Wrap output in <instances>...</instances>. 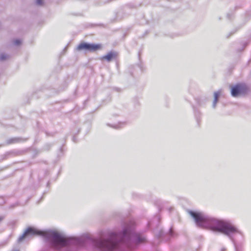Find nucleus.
Segmentation results:
<instances>
[{
    "label": "nucleus",
    "instance_id": "nucleus-1",
    "mask_svg": "<svg viewBox=\"0 0 251 251\" xmlns=\"http://www.w3.org/2000/svg\"><path fill=\"white\" fill-rule=\"evenodd\" d=\"M43 236L49 246L55 250L65 248V251H77L78 248L90 244L99 251H128L135 249L146 241V238L134 230L132 223L125 226L119 232H112L105 238H93L85 235L80 237H66L54 230L41 231L33 227H28L18 239L19 243L29 236Z\"/></svg>",
    "mask_w": 251,
    "mask_h": 251
},
{
    "label": "nucleus",
    "instance_id": "nucleus-2",
    "mask_svg": "<svg viewBox=\"0 0 251 251\" xmlns=\"http://www.w3.org/2000/svg\"><path fill=\"white\" fill-rule=\"evenodd\" d=\"M188 213L198 226L226 235L233 243L235 251H243V234L230 221L219 220L201 212L189 210Z\"/></svg>",
    "mask_w": 251,
    "mask_h": 251
},
{
    "label": "nucleus",
    "instance_id": "nucleus-3",
    "mask_svg": "<svg viewBox=\"0 0 251 251\" xmlns=\"http://www.w3.org/2000/svg\"><path fill=\"white\" fill-rule=\"evenodd\" d=\"M102 48L101 44L89 43L82 42L80 43L77 47V50H84L90 52H94L101 50Z\"/></svg>",
    "mask_w": 251,
    "mask_h": 251
},
{
    "label": "nucleus",
    "instance_id": "nucleus-4",
    "mask_svg": "<svg viewBox=\"0 0 251 251\" xmlns=\"http://www.w3.org/2000/svg\"><path fill=\"white\" fill-rule=\"evenodd\" d=\"M248 90L247 86L243 84H237L231 88V95L232 97H236L245 94Z\"/></svg>",
    "mask_w": 251,
    "mask_h": 251
},
{
    "label": "nucleus",
    "instance_id": "nucleus-5",
    "mask_svg": "<svg viewBox=\"0 0 251 251\" xmlns=\"http://www.w3.org/2000/svg\"><path fill=\"white\" fill-rule=\"evenodd\" d=\"M117 53L115 51H111L108 52L106 55L102 57V60H106L107 62H109L112 60L115 59L117 57Z\"/></svg>",
    "mask_w": 251,
    "mask_h": 251
},
{
    "label": "nucleus",
    "instance_id": "nucleus-6",
    "mask_svg": "<svg viewBox=\"0 0 251 251\" xmlns=\"http://www.w3.org/2000/svg\"><path fill=\"white\" fill-rule=\"evenodd\" d=\"M194 113L197 125L200 126L201 121L202 114L198 109L195 108H194Z\"/></svg>",
    "mask_w": 251,
    "mask_h": 251
},
{
    "label": "nucleus",
    "instance_id": "nucleus-7",
    "mask_svg": "<svg viewBox=\"0 0 251 251\" xmlns=\"http://www.w3.org/2000/svg\"><path fill=\"white\" fill-rule=\"evenodd\" d=\"M27 140L25 138H22L21 137H14L8 139L6 141V144H12L16 143H19L22 142H25Z\"/></svg>",
    "mask_w": 251,
    "mask_h": 251
},
{
    "label": "nucleus",
    "instance_id": "nucleus-8",
    "mask_svg": "<svg viewBox=\"0 0 251 251\" xmlns=\"http://www.w3.org/2000/svg\"><path fill=\"white\" fill-rule=\"evenodd\" d=\"M126 122H119L118 124H111L107 123L106 125L107 126L114 128L116 129H120L126 125Z\"/></svg>",
    "mask_w": 251,
    "mask_h": 251
},
{
    "label": "nucleus",
    "instance_id": "nucleus-9",
    "mask_svg": "<svg viewBox=\"0 0 251 251\" xmlns=\"http://www.w3.org/2000/svg\"><path fill=\"white\" fill-rule=\"evenodd\" d=\"M176 233L173 231L172 228H170L169 232L167 233L166 235V240L167 241H169L172 238H173L175 236Z\"/></svg>",
    "mask_w": 251,
    "mask_h": 251
},
{
    "label": "nucleus",
    "instance_id": "nucleus-10",
    "mask_svg": "<svg viewBox=\"0 0 251 251\" xmlns=\"http://www.w3.org/2000/svg\"><path fill=\"white\" fill-rule=\"evenodd\" d=\"M220 96V91L215 92L214 93V99L213 104H212V107L214 108H215L216 107V106L217 103L218 101V100H219Z\"/></svg>",
    "mask_w": 251,
    "mask_h": 251
},
{
    "label": "nucleus",
    "instance_id": "nucleus-11",
    "mask_svg": "<svg viewBox=\"0 0 251 251\" xmlns=\"http://www.w3.org/2000/svg\"><path fill=\"white\" fill-rule=\"evenodd\" d=\"M23 151H13L9 153V154L13 156H17L22 154Z\"/></svg>",
    "mask_w": 251,
    "mask_h": 251
},
{
    "label": "nucleus",
    "instance_id": "nucleus-12",
    "mask_svg": "<svg viewBox=\"0 0 251 251\" xmlns=\"http://www.w3.org/2000/svg\"><path fill=\"white\" fill-rule=\"evenodd\" d=\"M9 57V56L6 54L2 53L0 55V60L1 61H4Z\"/></svg>",
    "mask_w": 251,
    "mask_h": 251
},
{
    "label": "nucleus",
    "instance_id": "nucleus-13",
    "mask_svg": "<svg viewBox=\"0 0 251 251\" xmlns=\"http://www.w3.org/2000/svg\"><path fill=\"white\" fill-rule=\"evenodd\" d=\"M13 43L15 45L18 46L21 44L22 41L20 39H16L14 40Z\"/></svg>",
    "mask_w": 251,
    "mask_h": 251
},
{
    "label": "nucleus",
    "instance_id": "nucleus-14",
    "mask_svg": "<svg viewBox=\"0 0 251 251\" xmlns=\"http://www.w3.org/2000/svg\"><path fill=\"white\" fill-rule=\"evenodd\" d=\"M36 4L38 5H42L43 4V0H36Z\"/></svg>",
    "mask_w": 251,
    "mask_h": 251
},
{
    "label": "nucleus",
    "instance_id": "nucleus-15",
    "mask_svg": "<svg viewBox=\"0 0 251 251\" xmlns=\"http://www.w3.org/2000/svg\"><path fill=\"white\" fill-rule=\"evenodd\" d=\"M164 236V232L162 230L160 231L159 233L157 235L158 238H162Z\"/></svg>",
    "mask_w": 251,
    "mask_h": 251
},
{
    "label": "nucleus",
    "instance_id": "nucleus-16",
    "mask_svg": "<svg viewBox=\"0 0 251 251\" xmlns=\"http://www.w3.org/2000/svg\"><path fill=\"white\" fill-rule=\"evenodd\" d=\"M233 17V14H230V13H227V18L229 20H231L232 18Z\"/></svg>",
    "mask_w": 251,
    "mask_h": 251
},
{
    "label": "nucleus",
    "instance_id": "nucleus-17",
    "mask_svg": "<svg viewBox=\"0 0 251 251\" xmlns=\"http://www.w3.org/2000/svg\"><path fill=\"white\" fill-rule=\"evenodd\" d=\"M237 30V29H236V30H234V31H231L229 34L227 36L226 38H229L231 35H232V34H233L235 32H236V31Z\"/></svg>",
    "mask_w": 251,
    "mask_h": 251
},
{
    "label": "nucleus",
    "instance_id": "nucleus-18",
    "mask_svg": "<svg viewBox=\"0 0 251 251\" xmlns=\"http://www.w3.org/2000/svg\"><path fill=\"white\" fill-rule=\"evenodd\" d=\"M159 220H160V218H159V216H156V217H155L154 218V219H153V220H154V221H157L158 222H159Z\"/></svg>",
    "mask_w": 251,
    "mask_h": 251
},
{
    "label": "nucleus",
    "instance_id": "nucleus-19",
    "mask_svg": "<svg viewBox=\"0 0 251 251\" xmlns=\"http://www.w3.org/2000/svg\"><path fill=\"white\" fill-rule=\"evenodd\" d=\"M73 140L74 142H76V138L75 136H74L73 138Z\"/></svg>",
    "mask_w": 251,
    "mask_h": 251
},
{
    "label": "nucleus",
    "instance_id": "nucleus-20",
    "mask_svg": "<svg viewBox=\"0 0 251 251\" xmlns=\"http://www.w3.org/2000/svg\"><path fill=\"white\" fill-rule=\"evenodd\" d=\"M148 225H149V226H151H151H152V222H149V223H148Z\"/></svg>",
    "mask_w": 251,
    "mask_h": 251
},
{
    "label": "nucleus",
    "instance_id": "nucleus-21",
    "mask_svg": "<svg viewBox=\"0 0 251 251\" xmlns=\"http://www.w3.org/2000/svg\"><path fill=\"white\" fill-rule=\"evenodd\" d=\"M49 146H50V145H47L46 146L45 148L48 147V148L46 149V150H49V149H50V147H49Z\"/></svg>",
    "mask_w": 251,
    "mask_h": 251
},
{
    "label": "nucleus",
    "instance_id": "nucleus-22",
    "mask_svg": "<svg viewBox=\"0 0 251 251\" xmlns=\"http://www.w3.org/2000/svg\"><path fill=\"white\" fill-rule=\"evenodd\" d=\"M2 220V218L1 217H0V221H1Z\"/></svg>",
    "mask_w": 251,
    "mask_h": 251
}]
</instances>
